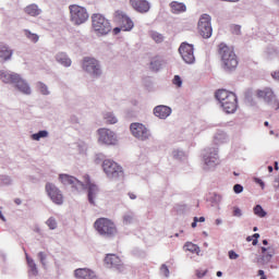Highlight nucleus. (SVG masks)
<instances>
[{"instance_id": "1", "label": "nucleus", "mask_w": 279, "mask_h": 279, "mask_svg": "<svg viewBox=\"0 0 279 279\" xmlns=\"http://www.w3.org/2000/svg\"><path fill=\"white\" fill-rule=\"evenodd\" d=\"M218 53L226 71H234V69L239 66V60L236 59V53H234L232 47H229L226 44H220L218 46Z\"/></svg>"}, {"instance_id": "2", "label": "nucleus", "mask_w": 279, "mask_h": 279, "mask_svg": "<svg viewBox=\"0 0 279 279\" xmlns=\"http://www.w3.org/2000/svg\"><path fill=\"white\" fill-rule=\"evenodd\" d=\"M216 99L220 101L221 107L227 114L236 112V95H234V93L220 89L216 92Z\"/></svg>"}, {"instance_id": "3", "label": "nucleus", "mask_w": 279, "mask_h": 279, "mask_svg": "<svg viewBox=\"0 0 279 279\" xmlns=\"http://www.w3.org/2000/svg\"><path fill=\"white\" fill-rule=\"evenodd\" d=\"M95 230L100 236L111 238L117 234V225L108 218H98L94 223Z\"/></svg>"}, {"instance_id": "4", "label": "nucleus", "mask_w": 279, "mask_h": 279, "mask_svg": "<svg viewBox=\"0 0 279 279\" xmlns=\"http://www.w3.org/2000/svg\"><path fill=\"white\" fill-rule=\"evenodd\" d=\"M92 27L97 34H100V36L110 34V31L112 29L110 22L99 13L92 16Z\"/></svg>"}, {"instance_id": "5", "label": "nucleus", "mask_w": 279, "mask_h": 279, "mask_svg": "<svg viewBox=\"0 0 279 279\" xmlns=\"http://www.w3.org/2000/svg\"><path fill=\"white\" fill-rule=\"evenodd\" d=\"M70 10V21L74 25H84L88 21V11L84 7L77 4H71Z\"/></svg>"}, {"instance_id": "6", "label": "nucleus", "mask_w": 279, "mask_h": 279, "mask_svg": "<svg viewBox=\"0 0 279 279\" xmlns=\"http://www.w3.org/2000/svg\"><path fill=\"white\" fill-rule=\"evenodd\" d=\"M102 169L106 175L111 178V180H116L117 178H122L123 175V168L119 166V163L107 159L102 162Z\"/></svg>"}, {"instance_id": "7", "label": "nucleus", "mask_w": 279, "mask_h": 279, "mask_svg": "<svg viewBox=\"0 0 279 279\" xmlns=\"http://www.w3.org/2000/svg\"><path fill=\"white\" fill-rule=\"evenodd\" d=\"M98 142L101 145L114 146L119 144V137H117V133H114L110 129H99L98 130Z\"/></svg>"}, {"instance_id": "8", "label": "nucleus", "mask_w": 279, "mask_h": 279, "mask_svg": "<svg viewBox=\"0 0 279 279\" xmlns=\"http://www.w3.org/2000/svg\"><path fill=\"white\" fill-rule=\"evenodd\" d=\"M82 69L95 77H99V75H101V65L95 58L85 57L83 59Z\"/></svg>"}, {"instance_id": "9", "label": "nucleus", "mask_w": 279, "mask_h": 279, "mask_svg": "<svg viewBox=\"0 0 279 279\" xmlns=\"http://www.w3.org/2000/svg\"><path fill=\"white\" fill-rule=\"evenodd\" d=\"M113 19L116 23L120 25L122 32H132V29H134V22L128 14H125V12L119 10L116 11Z\"/></svg>"}, {"instance_id": "10", "label": "nucleus", "mask_w": 279, "mask_h": 279, "mask_svg": "<svg viewBox=\"0 0 279 279\" xmlns=\"http://www.w3.org/2000/svg\"><path fill=\"white\" fill-rule=\"evenodd\" d=\"M46 193L57 206H62V204H64V195H62V191H60L53 183L46 184Z\"/></svg>"}, {"instance_id": "11", "label": "nucleus", "mask_w": 279, "mask_h": 279, "mask_svg": "<svg viewBox=\"0 0 279 279\" xmlns=\"http://www.w3.org/2000/svg\"><path fill=\"white\" fill-rule=\"evenodd\" d=\"M210 15L203 14L198 21V32L203 38H210L213 36V25L210 24Z\"/></svg>"}, {"instance_id": "12", "label": "nucleus", "mask_w": 279, "mask_h": 279, "mask_svg": "<svg viewBox=\"0 0 279 279\" xmlns=\"http://www.w3.org/2000/svg\"><path fill=\"white\" fill-rule=\"evenodd\" d=\"M179 53L186 64H193L195 62V53L193 45L182 43L179 47Z\"/></svg>"}, {"instance_id": "13", "label": "nucleus", "mask_w": 279, "mask_h": 279, "mask_svg": "<svg viewBox=\"0 0 279 279\" xmlns=\"http://www.w3.org/2000/svg\"><path fill=\"white\" fill-rule=\"evenodd\" d=\"M130 130L135 136V138H138L140 141H147L149 138V130L144 124H141L138 122L132 123L130 126Z\"/></svg>"}, {"instance_id": "14", "label": "nucleus", "mask_w": 279, "mask_h": 279, "mask_svg": "<svg viewBox=\"0 0 279 279\" xmlns=\"http://www.w3.org/2000/svg\"><path fill=\"white\" fill-rule=\"evenodd\" d=\"M83 180L88 187V202L89 204H95V197H97V194L99 193V187L90 182V177L88 174H85Z\"/></svg>"}, {"instance_id": "15", "label": "nucleus", "mask_w": 279, "mask_h": 279, "mask_svg": "<svg viewBox=\"0 0 279 279\" xmlns=\"http://www.w3.org/2000/svg\"><path fill=\"white\" fill-rule=\"evenodd\" d=\"M60 182H62L65 186H73L77 189V186H84L80 180H77L75 177L69 175V174H60L59 175Z\"/></svg>"}, {"instance_id": "16", "label": "nucleus", "mask_w": 279, "mask_h": 279, "mask_svg": "<svg viewBox=\"0 0 279 279\" xmlns=\"http://www.w3.org/2000/svg\"><path fill=\"white\" fill-rule=\"evenodd\" d=\"M21 78V75L13 73V72H8V71H0V80L4 84H16L19 80Z\"/></svg>"}, {"instance_id": "17", "label": "nucleus", "mask_w": 279, "mask_h": 279, "mask_svg": "<svg viewBox=\"0 0 279 279\" xmlns=\"http://www.w3.org/2000/svg\"><path fill=\"white\" fill-rule=\"evenodd\" d=\"M130 4L136 12H141L142 14L149 12V2L147 0H130Z\"/></svg>"}, {"instance_id": "18", "label": "nucleus", "mask_w": 279, "mask_h": 279, "mask_svg": "<svg viewBox=\"0 0 279 279\" xmlns=\"http://www.w3.org/2000/svg\"><path fill=\"white\" fill-rule=\"evenodd\" d=\"M74 276L78 279H97L95 272L88 268H78L74 271Z\"/></svg>"}, {"instance_id": "19", "label": "nucleus", "mask_w": 279, "mask_h": 279, "mask_svg": "<svg viewBox=\"0 0 279 279\" xmlns=\"http://www.w3.org/2000/svg\"><path fill=\"white\" fill-rule=\"evenodd\" d=\"M276 254V250L272 246L269 247H262V262L263 265L270 263L271 258H274V255Z\"/></svg>"}, {"instance_id": "20", "label": "nucleus", "mask_w": 279, "mask_h": 279, "mask_svg": "<svg viewBox=\"0 0 279 279\" xmlns=\"http://www.w3.org/2000/svg\"><path fill=\"white\" fill-rule=\"evenodd\" d=\"M154 114L159 119H167L171 114V108L163 105L157 106L154 109Z\"/></svg>"}, {"instance_id": "21", "label": "nucleus", "mask_w": 279, "mask_h": 279, "mask_svg": "<svg viewBox=\"0 0 279 279\" xmlns=\"http://www.w3.org/2000/svg\"><path fill=\"white\" fill-rule=\"evenodd\" d=\"M256 96L259 99H265V101H271V99H276V95L274 94V90L271 88L266 87L265 89H258L256 92Z\"/></svg>"}, {"instance_id": "22", "label": "nucleus", "mask_w": 279, "mask_h": 279, "mask_svg": "<svg viewBox=\"0 0 279 279\" xmlns=\"http://www.w3.org/2000/svg\"><path fill=\"white\" fill-rule=\"evenodd\" d=\"M205 165H217L218 156H217V149L214 150H207V153L204 155Z\"/></svg>"}, {"instance_id": "23", "label": "nucleus", "mask_w": 279, "mask_h": 279, "mask_svg": "<svg viewBox=\"0 0 279 279\" xmlns=\"http://www.w3.org/2000/svg\"><path fill=\"white\" fill-rule=\"evenodd\" d=\"M170 9L172 14H182V12L186 11V4L183 2L172 1L170 3Z\"/></svg>"}, {"instance_id": "24", "label": "nucleus", "mask_w": 279, "mask_h": 279, "mask_svg": "<svg viewBox=\"0 0 279 279\" xmlns=\"http://www.w3.org/2000/svg\"><path fill=\"white\" fill-rule=\"evenodd\" d=\"M105 263L110 267H119L121 266V258H119V256L116 254H108L105 258Z\"/></svg>"}, {"instance_id": "25", "label": "nucleus", "mask_w": 279, "mask_h": 279, "mask_svg": "<svg viewBox=\"0 0 279 279\" xmlns=\"http://www.w3.org/2000/svg\"><path fill=\"white\" fill-rule=\"evenodd\" d=\"M12 49H10V47L0 44V58L4 61L10 60V58H12Z\"/></svg>"}, {"instance_id": "26", "label": "nucleus", "mask_w": 279, "mask_h": 279, "mask_svg": "<svg viewBox=\"0 0 279 279\" xmlns=\"http://www.w3.org/2000/svg\"><path fill=\"white\" fill-rule=\"evenodd\" d=\"M15 86L17 89H20L21 93H23L24 95H31L32 94V89L29 88V85L26 84L25 81H23V78H19V81L15 83Z\"/></svg>"}, {"instance_id": "27", "label": "nucleus", "mask_w": 279, "mask_h": 279, "mask_svg": "<svg viewBox=\"0 0 279 279\" xmlns=\"http://www.w3.org/2000/svg\"><path fill=\"white\" fill-rule=\"evenodd\" d=\"M57 62H59V64H62L63 66H71L72 61L69 58V56H66V53L60 52L57 54L56 57Z\"/></svg>"}, {"instance_id": "28", "label": "nucleus", "mask_w": 279, "mask_h": 279, "mask_svg": "<svg viewBox=\"0 0 279 279\" xmlns=\"http://www.w3.org/2000/svg\"><path fill=\"white\" fill-rule=\"evenodd\" d=\"M25 14L28 16H38L40 15V9H38L37 4H29L24 9Z\"/></svg>"}, {"instance_id": "29", "label": "nucleus", "mask_w": 279, "mask_h": 279, "mask_svg": "<svg viewBox=\"0 0 279 279\" xmlns=\"http://www.w3.org/2000/svg\"><path fill=\"white\" fill-rule=\"evenodd\" d=\"M134 221H136V216H134V213L132 211H126L123 215V223L125 226H130V223H134Z\"/></svg>"}, {"instance_id": "30", "label": "nucleus", "mask_w": 279, "mask_h": 279, "mask_svg": "<svg viewBox=\"0 0 279 279\" xmlns=\"http://www.w3.org/2000/svg\"><path fill=\"white\" fill-rule=\"evenodd\" d=\"M24 35L31 43H38V40H40V36L36 33H32L29 29H24Z\"/></svg>"}, {"instance_id": "31", "label": "nucleus", "mask_w": 279, "mask_h": 279, "mask_svg": "<svg viewBox=\"0 0 279 279\" xmlns=\"http://www.w3.org/2000/svg\"><path fill=\"white\" fill-rule=\"evenodd\" d=\"M104 119H105L106 123H108L109 125H114V123H117L119 121L112 112L105 113Z\"/></svg>"}, {"instance_id": "32", "label": "nucleus", "mask_w": 279, "mask_h": 279, "mask_svg": "<svg viewBox=\"0 0 279 279\" xmlns=\"http://www.w3.org/2000/svg\"><path fill=\"white\" fill-rule=\"evenodd\" d=\"M184 247L187 252H191L192 254H199V246H197V244H193L192 242H186Z\"/></svg>"}, {"instance_id": "33", "label": "nucleus", "mask_w": 279, "mask_h": 279, "mask_svg": "<svg viewBox=\"0 0 279 279\" xmlns=\"http://www.w3.org/2000/svg\"><path fill=\"white\" fill-rule=\"evenodd\" d=\"M253 210L254 215H256L257 217H267V211H265V209H263V206L260 205H256Z\"/></svg>"}, {"instance_id": "34", "label": "nucleus", "mask_w": 279, "mask_h": 279, "mask_svg": "<svg viewBox=\"0 0 279 279\" xmlns=\"http://www.w3.org/2000/svg\"><path fill=\"white\" fill-rule=\"evenodd\" d=\"M49 136V133L47 131H39L38 133H35L32 135L33 141H39L40 138H47Z\"/></svg>"}, {"instance_id": "35", "label": "nucleus", "mask_w": 279, "mask_h": 279, "mask_svg": "<svg viewBox=\"0 0 279 279\" xmlns=\"http://www.w3.org/2000/svg\"><path fill=\"white\" fill-rule=\"evenodd\" d=\"M150 37L153 40H155V43H162L165 40V36L157 32H150Z\"/></svg>"}, {"instance_id": "36", "label": "nucleus", "mask_w": 279, "mask_h": 279, "mask_svg": "<svg viewBox=\"0 0 279 279\" xmlns=\"http://www.w3.org/2000/svg\"><path fill=\"white\" fill-rule=\"evenodd\" d=\"M28 267L31 268V271L36 276L38 274V268H36V263H34V259L26 257Z\"/></svg>"}, {"instance_id": "37", "label": "nucleus", "mask_w": 279, "mask_h": 279, "mask_svg": "<svg viewBox=\"0 0 279 279\" xmlns=\"http://www.w3.org/2000/svg\"><path fill=\"white\" fill-rule=\"evenodd\" d=\"M150 69L151 71H159L160 70V59L155 58L150 61Z\"/></svg>"}, {"instance_id": "38", "label": "nucleus", "mask_w": 279, "mask_h": 279, "mask_svg": "<svg viewBox=\"0 0 279 279\" xmlns=\"http://www.w3.org/2000/svg\"><path fill=\"white\" fill-rule=\"evenodd\" d=\"M48 228L50 230H56V228H58V222L56 221V219L53 217H50L47 221H46Z\"/></svg>"}, {"instance_id": "39", "label": "nucleus", "mask_w": 279, "mask_h": 279, "mask_svg": "<svg viewBox=\"0 0 279 279\" xmlns=\"http://www.w3.org/2000/svg\"><path fill=\"white\" fill-rule=\"evenodd\" d=\"M160 274H161L162 276H165V278H169L170 271H169V267L166 266V264H162V265L160 266Z\"/></svg>"}, {"instance_id": "40", "label": "nucleus", "mask_w": 279, "mask_h": 279, "mask_svg": "<svg viewBox=\"0 0 279 279\" xmlns=\"http://www.w3.org/2000/svg\"><path fill=\"white\" fill-rule=\"evenodd\" d=\"M172 83L174 84V86H178V88H180L182 86V78L180 77V75H175Z\"/></svg>"}, {"instance_id": "41", "label": "nucleus", "mask_w": 279, "mask_h": 279, "mask_svg": "<svg viewBox=\"0 0 279 279\" xmlns=\"http://www.w3.org/2000/svg\"><path fill=\"white\" fill-rule=\"evenodd\" d=\"M39 90L43 95H49V90L47 89V85L40 83L39 84Z\"/></svg>"}, {"instance_id": "42", "label": "nucleus", "mask_w": 279, "mask_h": 279, "mask_svg": "<svg viewBox=\"0 0 279 279\" xmlns=\"http://www.w3.org/2000/svg\"><path fill=\"white\" fill-rule=\"evenodd\" d=\"M233 191H234V193H243V185H241V184H235V185L233 186Z\"/></svg>"}, {"instance_id": "43", "label": "nucleus", "mask_w": 279, "mask_h": 279, "mask_svg": "<svg viewBox=\"0 0 279 279\" xmlns=\"http://www.w3.org/2000/svg\"><path fill=\"white\" fill-rule=\"evenodd\" d=\"M243 214L241 213V208L233 207V217H241Z\"/></svg>"}, {"instance_id": "44", "label": "nucleus", "mask_w": 279, "mask_h": 279, "mask_svg": "<svg viewBox=\"0 0 279 279\" xmlns=\"http://www.w3.org/2000/svg\"><path fill=\"white\" fill-rule=\"evenodd\" d=\"M229 258L231 260H236V258H239V254H236L234 251H229Z\"/></svg>"}, {"instance_id": "45", "label": "nucleus", "mask_w": 279, "mask_h": 279, "mask_svg": "<svg viewBox=\"0 0 279 279\" xmlns=\"http://www.w3.org/2000/svg\"><path fill=\"white\" fill-rule=\"evenodd\" d=\"M38 258H39L40 263L45 265V260L47 258V255L43 252H39L38 253Z\"/></svg>"}, {"instance_id": "46", "label": "nucleus", "mask_w": 279, "mask_h": 279, "mask_svg": "<svg viewBox=\"0 0 279 279\" xmlns=\"http://www.w3.org/2000/svg\"><path fill=\"white\" fill-rule=\"evenodd\" d=\"M206 274H208V270H196V276L198 278H204V276H206Z\"/></svg>"}, {"instance_id": "47", "label": "nucleus", "mask_w": 279, "mask_h": 279, "mask_svg": "<svg viewBox=\"0 0 279 279\" xmlns=\"http://www.w3.org/2000/svg\"><path fill=\"white\" fill-rule=\"evenodd\" d=\"M260 234L255 233L253 234V245H258V239H259Z\"/></svg>"}, {"instance_id": "48", "label": "nucleus", "mask_w": 279, "mask_h": 279, "mask_svg": "<svg viewBox=\"0 0 279 279\" xmlns=\"http://www.w3.org/2000/svg\"><path fill=\"white\" fill-rule=\"evenodd\" d=\"M198 222H199V218L194 217V221L192 222V228H197Z\"/></svg>"}, {"instance_id": "49", "label": "nucleus", "mask_w": 279, "mask_h": 279, "mask_svg": "<svg viewBox=\"0 0 279 279\" xmlns=\"http://www.w3.org/2000/svg\"><path fill=\"white\" fill-rule=\"evenodd\" d=\"M258 276H260V279H267V276H265V270H258Z\"/></svg>"}, {"instance_id": "50", "label": "nucleus", "mask_w": 279, "mask_h": 279, "mask_svg": "<svg viewBox=\"0 0 279 279\" xmlns=\"http://www.w3.org/2000/svg\"><path fill=\"white\" fill-rule=\"evenodd\" d=\"M233 29H234V34H241V26L235 25V26L233 27Z\"/></svg>"}, {"instance_id": "51", "label": "nucleus", "mask_w": 279, "mask_h": 279, "mask_svg": "<svg viewBox=\"0 0 279 279\" xmlns=\"http://www.w3.org/2000/svg\"><path fill=\"white\" fill-rule=\"evenodd\" d=\"M255 182H257V184H260L262 189L265 187V182H263V180H260V179H255Z\"/></svg>"}, {"instance_id": "52", "label": "nucleus", "mask_w": 279, "mask_h": 279, "mask_svg": "<svg viewBox=\"0 0 279 279\" xmlns=\"http://www.w3.org/2000/svg\"><path fill=\"white\" fill-rule=\"evenodd\" d=\"M121 31H123V28H121V26L120 27H116V28H113V34H120L121 33Z\"/></svg>"}, {"instance_id": "53", "label": "nucleus", "mask_w": 279, "mask_h": 279, "mask_svg": "<svg viewBox=\"0 0 279 279\" xmlns=\"http://www.w3.org/2000/svg\"><path fill=\"white\" fill-rule=\"evenodd\" d=\"M14 203H15L17 206H21L22 201H21V198H15V199H14Z\"/></svg>"}, {"instance_id": "54", "label": "nucleus", "mask_w": 279, "mask_h": 279, "mask_svg": "<svg viewBox=\"0 0 279 279\" xmlns=\"http://www.w3.org/2000/svg\"><path fill=\"white\" fill-rule=\"evenodd\" d=\"M129 197H130V199H136V196L134 193H129Z\"/></svg>"}, {"instance_id": "55", "label": "nucleus", "mask_w": 279, "mask_h": 279, "mask_svg": "<svg viewBox=\"0 0 279 279\" xmlns=\"http://www.w3.org/2000/svg\"><path fill=\"white\" fill-rule=\"evenodd\" d=\"M275 110H279V102H278V100H275Z\"/></svg>"}, {"instance_id": "56", "label": "nucleus", "mask_w": 279, "mask_h": 279, "mask_svg": "<svg viewBox=\"0 0 279 279\" xmlns=\"http://www.w3.org/2000/svg\"><path fill=\"white\" fill-rule=\"evenodd\" d=\"M198 221H199L201 223H204V221H206V218L199 217V218H198Z\"/></svg>"}, {"instance_id": "57", "label": "nucleus", "mask_w": 279, "mask_h": 279, "mask_svg": "<svg viewBox=\"0 0 279 279\" xmlns=\"http://www.w3.org/2000/svg\"><path fill=\"white\" fill-rule=\"evenodd\" d=\"M221 1H227L229 3H236V1H239V0H221Z\"/></svg>"}, {"instance_id": "58", "label": "nucleus", "mask_w": 279, "mask_h": 279, "mask_svg": "<svg viewBox=\"0 0 279 279\" xmlns=\"http://www.w3.org/2000/svg\"><path fill=\"white\" fill-rule=\"evenodd\" d=\"M0 219H1L2 221H5V217L3 216V214L1 213V210H0Z\"/></svg>"}, {"instance_id": "59", "label": "nucleus", "mask_w": 279, "mask_h": 279, "mask_svg": "<svg viewBox=\"0 0 279 279\" xmlns=\"http://www.w3.org/2000/svg\"><path fill=\"white\" fill-rule=\"evenodd\" d=\"M216 276H217L218 278H221V276H223V272L217 271Z\"/></svg>"}, {"instance_id": "60", "label": "nucleus", "mask_w": 279, "mask_h": 279, "mask_svg": "<svg viewBox=\"0 0 279 279\" xmlns=\"http://www.w3.org/2000/svg\"><path fill=\"white\" fill-rule=\"evenodd\" d=\"M268 171H269V173H272L274 172V167L268 166Z\"/></svg>"}, {"instance_id": "61", "label": "nucleus", "mask_w": 279, "mask_h": 279, "mask_svg": "<svg viewBox=\"0 0 279 279\" xmlns=\"http://www.w3.org/2000/svg\"><path fill=\"white\" fill-rule=\"evenodd\" d=\"M252 239H254V236H247L246 241L250 243L252 241Z\"/></svg>"}, {"instance_id": "62", "label": "nucleus", "mask_w": 279, "mask_h": 279, "mask_svg": "<svg viewBox=\"0 0 279 279\" xmlns=\"http://www.w3.org/2000/svg\"><path fill=\"white\" fill-rule=\"evenodd\" d=\"M268 243L267 240H263V245H268Z\"/></svg>"}, {"instance_id": "63", "label": "nucleus", "mask_w": 279, "mask_h": 279, "mask_svg": "<svg viewBox=\"0 0 279 279\" xmlns=\"http://www.w3.org/2000/svg\"><path fill=\"white\" fill-rule=\"evenodd\" d=\"M275 169L278 171V161L275 162Z\"/></svg>"}, {"instance_id": "64", "label": "nucleus", "mask_w": 279, "mask_h": 279, "mask_svg": "<svg viewBox=\"0 0 279 279\" xmlns=\"http://www.w3.org/2000/svg\"><path fill=\"white\" fill-rule=\"evenodd\" d=\"M276 75H279V72H275V76H276Z\"/></svg>"}]
</instances>
